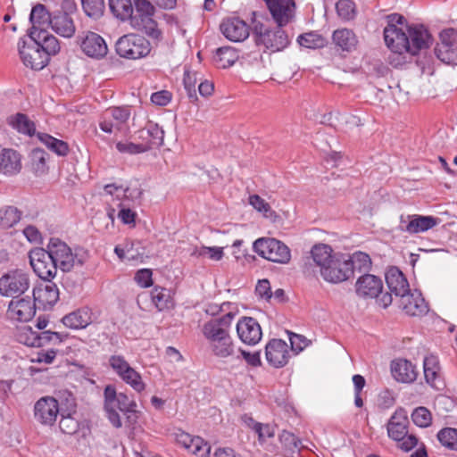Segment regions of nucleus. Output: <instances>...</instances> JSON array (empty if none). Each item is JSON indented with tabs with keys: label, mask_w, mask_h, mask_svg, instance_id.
<instances>
[{
	"label": "nucleus",
	"mask_w": 457,
	"mask_h": 457,
	"mask_svg": "<svg viewBox=\"0 0 457 457\" xmlns=\"http://www.w3.org/2000/svg\"><path fill=\"white\" fill-rule=\"evenodd\" d=\"M440 42L435 47L436 56L446 64H457V30L444 29L439 35Z\"/></svg>",
	"instance_id": "13"
},
{
	"label": "nucleus",
	"mask_w": 457,
	"mask_h": 457,
	"mask_svg": "<svg viewBox=\"0 0 457 457\" xmlns=\"http://www.w3.org/2000/svg\"><path fill=\"white\" fill-rule=\"evenodd\" d=\"M356 293L363 298H376V302L383 308L388 307L392 303V295L390 293H383V282L380 278L364 274L356 281Z\"/></svg>",
	"instance_id": "8"
},
{
	"label": "nucleus",
	"mask_w": 457,
	"mask_h": 457,
	"mask_svg": "<svg viewBox=\"0 0 457 457\" xmlns=\"http://www.w3.org/2000/svg\"><path fill=\"white\" fill-rule=\"evenodd\" d=\"M151 299L159 312L170 310L174 306L170 290L155 286L151 291Z\"/></svg>",
	"instance_id": "36"
},
{
	"label": "nucleus",
	"mask_w": 457,
	"mask_h": 457,
	"mask_svg": "<svg viewBox=\"0 0 457 457\" xmlns=\"http://www.w3.org/2000/svg\"><path fill=\"white\" fill-rule=\"evenodd\" d=\"M297 42L300 46L306 48H319L324 46L325 40L322 36L315 32H309L300 35L297 38Z\"/></svg>",
	"instance_id": "53"
},
{
	"label": "nucleus",
	"mask_w": 457,
	"mask_h": 457,
	"mask_svg": "<svg viewBox=\"0 0 457 457\" xmlns=\"http://www.w3.org/2000/svg\"><path fill=\"white\" fill-rule=\"evenodd\" d=\"M116 54L128 60H137L147 56L151 44L143 36L129 33L120 37L115 44Z\"/></svg>",
	"instance_id": "6"
},
{
	"label": "nucleus",
	"mask_w": 457,
	"mask_h": 457,
	"mask_svg": "<svg viewBox=\"0 0 457 457\" xmlns=\"http://www.w3.org/2000/svg\"><path fill=\"white\" fill-rule=\"evenodd\" d=\"M55 401L58 403L60 413L67 415L76 412V399L72 393L67 390L59 391L56 395Z\"/></svg>",
	"instance_id": "45"
},
{
	"label": "nucleus",
	"mask_w": 457,
	"mask_h": 457,
	"mask_svg": "<svg viewBox=\"0 0 457 457\" xmlns=\"http://www.w3.org/2000/svg\"><path fill=\"white\" fill-rule=\"evenodd\" d=\"M38 140L44 144L48 150L54 153L58 156H66L70 152L68 143L63 140L54 137L53 136L38 132L37 134Z\"/></svg>",
	"instance_id": "37"
},
{
	"label": "nucleus",
	"mask_w": 457,
	"mask_h": 457,
	"mask_svg": "<svg viewBox=\"0 0 457 457\" xmlns=\"http://www.w3.org/2000/svg\"><path fill=\"white\" fill-rule=\"evenodd\" d=\"M120 378L137 393H141L145 389V384L143 381L141 375L133 368H131L128 373L123 374Z\"/></svg>",
	"instance_id": "51"
},
{
	"label": "nucleus",
	"mask_w": 457,
	"mask_h": 457,
	"mask_svg": "<svg viewBox=\"0 0 457 457\" xmlns=\"http://www.w3.org/2000/svg\"><path fill=\"white\" fill-rule=\"evenodd\" d=\"M383 34L386 46L392 52L389 62L395 68L407 62V54L418 55L432 44V37L423 25H409L404 17L397 13L388 16Z\"/></svg>",
	"instance_id": "1"
},
{
	"label": "nucleus",
	"mask_w": 457,
	"mask_h": 457,
	"mask_svg": "<svg viewBox=\"0 0 457 457\" xmlns=\"http://www.w3.org/2000/svg\"><path fill=\"white\" fill-rule=\"evenodd\" d=\"M337 253L329 245L315 244L310 251V257H307L301 266L302 272L305 277L314 276L315 267L319 268L320 273Z\"/></svg>",
	"instance_id": "9"
},
{
	"label": "nucleus",
	"mask_w": 457,
	"mask_h": 457,
	"mask_svg": "<svg viewBox=\"0 0 457 457\" xmlns=\"http://www.w3.org/2000/svg\"><path fill=\"white\" fill-rule=\"evenodd\" d=\"M152 270L149 269L139 270L135 275L136 282L142 287H149L153 285Z\"/></svg>",
	"instance_id": "64"
},
{
	"label": "nucleus",
	"mask_w": 457,
	"mask_h": 457,
	"mask_svg": "<svg viewBox=\"0 0 457 457\" xmlns=\"http://www.w3.org/2000/svg\"><path fill=\"white\" fill-rule=\"evenodd\" d=\"M408 426L407 411L403 408H398L387 423L388 436L395 441H400L406 436Z\"/></svg>",
	"instance_id": "27"
},
{
	"label": "nucleus",
	"mask_w": 457,
	"mask_h": 457,
	"mask_svg": "<svg viewBox=\"0 0 457 457\" xmlns=\"http://www.w3.org/2000/svg\"><path fill=\"white\" fill-rule=\"evenodd\" d=\"M84 12L94 19L101 17L104 11V0H81Z\"/></svg>",
	"instance_id": "48"
},
{
	"label": "nucleus",
	"mask_w": 457,
	"mask_h": 457,
	"mask_svg": "<svg viewBox=\"0 0 457 457\" xmlns=\"http://www.w3.org/2000/svg\"><path fill=\"white\" fill-rule=\"evenodd\" d=\"M192 256L200 257L208 255L213 261H220L223 258L224 253L222 247L218 246H202L201 248H195L191 253Z\"/></svg>",
	"instance_id": "56"
},
{
	"label": "nucleus",
	"mask_w": 457,
	"mask_h": 457,
	"mask_svg": "<svg viewBox=\"0 0 457 457\" xmlns=\"http://www.w3.org/2000/svg\"><path fill=\"white\" fill-rule=\"evenodd\" d=\"M18 49L21 59L25 66L39 71L47 65L49 61L48 54L35 41L27 46L26 41L21 38L18 42Z\"/></svg>",
	"instance_id": "14"
},
{
	"label": "nucleus",
	"mask_w": 457,
	"mask_h": 457,
	"mask_svg": "<svg viewBox=\"0 0 457 457\" xmlns=\"http://www.w3.org/2000/svg\"><path fill=\"white\" fill-rule=\"evenodd\" d=\"M411 417L413 423L420 428H428L432 424V414L426 407L415 408Z\"/></svg>",
	"instance_id": "49"
},
{
	"label": "nucleus",
	"mask_w": 457,
	"mask_h": 457,
	"mask_svg": "<svg viewBox=\"0 0 457 457\" xmlns=\"http://www.w3.org/2000/svg\"><path fill=\"white\" fill-rule=\"evenodd\" d=\"M289 340L291 350L295 353H300L309 345V341L303 336L295 333L289 334Z\"/></svg>",
	"instance_id": "63"
},
{
	"label": "nucleus",
	"mask_w": 457,
	"mask_h": 457,
	"mask_svg": "<svg viewBox=\"0 0 457 457\" xmlns=\"http://www.w3.org/2000/svg\"><path fill=\"white\" fill-rule=\"evenodd\" d=\"M253 250L259 256L272 262L287 264L291 260L290 248L274 237H262L255 240Z\"/></svg>",
	"instance_id": "7"
},
{
	"label": "nucleus",
	"mask_w": 457,
	"mask_h": 457,
	"mask_svg": "<svg viewBox=\"0 0 457 457\" xmlns=\"http://www.w3.org/2000/svg\"><path fill=\"white\" fill-rule=\"evenodd\" d=\"M129 117L130 107H111L104 112L99 127L101 130L109 134L116 130H122L125 127L128 129L127 122Z\"/></svg>",
	"instance_id": "15"
},
{
	"label": "nucleus",
	"mask_w": 457,
	"mask_h": 457,
	"mask_svg": "<svg viewBox=\"0 0 457 457\" xmlns=\"http://www.w3.org/2000/svg\"><path fill=\"white\" fill-rule=\"evenodd\" d=\"M235 314L228 312L206 321L202 328L204 337L208 343L211 353L218 359H239L237 346L230 335Z\"/></svg>",
	"instance_id": "3"
},
{
	"label": "nucleus",
	"mask_w": 457,
	"mask_h": 457,
	"mask_svg": "<svg viewBox=\"0 0 457 457\" xmlns=\"http://www.w3.org/2000/svg\"><path fill=\"white\" fill-rule=\"evenodd\" d=\"M268 363L274 368H282L287 364L290 353L287 344L281 339H271L265 347Z\"/></svg>",
	"instance_id": "24"
},
{
	"label": "nucleus",
	"mask_w": 457,
	"mask_h": 457,
	"mask_svg": "<svg viewBox=\"0 0 457 457\" xmlns=\"http://www.w3.org/2000/svg\"><path fill=\"white\" fill-rule=\"evenodd\" d=\"M400 306L410 316H421L428 312V307L419 292L408 293L400 299Z\"/></svg>",
	"instance_id": "28"
},
{
	"label": "nucleus",
	"mask_w": 457,
	"mask_h": 457,
	"mask_svg": "<svg viewBox=\"0 0 457 457\" xmlns=\"http://www.w3.org/2000/svg\"><path fill=\"white\" fill-rule=\"evenodd\" d=\"M112 13L119 20L129 21L133 13V5L130 0H109Z\"/></svg>",
	"instance_id": "44"
},
{
	"label": "nucleus",
	"mask_w": 457,
	"mask_h": 457,
	"mask_svg": "<svg viewBox=\"0 0 457 457\" xmlns=\"http://www.w3.org/2000/svg\"><path fill=\"white\" fill-rule=\"evenodd\" d=\"M424 377L428 384L436 386V381L439 377L440 364L437 356L430 354L423 361Z\"/></svg>",
	"instance_id": "41"
},
{
	"label": "nucleus",
	"mask_w": 457,
	"mask_h": 457,
	"mask_svg": "<svg viewBox=\"0 0 457 457\" xmlns=\"http://www.w3.org/2000/svg\"><path fill=\"white\" fill-rule=\"evenodd\" d=\"M439 219L420 214H401L397 229L400 232L415 235L427 232L436 227Z\"/></svg>",
	"instance_id": "11"
},
{
	"label": "nucleus",
	"mask_w": 457,
	"mask_h": 457,
	"mask_svg": "<svg viewBox=\"0 0 457 457\" xmlns=\"http://www.w3.org/2000/svg\"><path fill=\"white\" fill-rule=\"evenodd\" d=\"M346 262L349 264L351 278L354 271L367 272L371 267V259L369 254L363 252H356L352 256H346Z\"/></svg>",
	"instance_id": "40"
},
{
	"label": "nucleus",
	"mask_w": 457,
	"mask_h": 457,
	"mask_svg": "<svg viewBox=\"0 0 457 457\" xmlns=\"http://www.w3.org/2000/svg\"><path fill=\"white\" fill-rule=\"evenodd\" d=\"M47 249L53 257L56 269L63 272L71 271L74 267L83 266L87 260V253H73L70 246L59 238H51Z\"/></svg>",
	"instance_id": "5"
},
{
	"label": "nucleus",
	"mask_w": 457,
	"mask_h": 457,
	"mask_svg": "<svg viewBox=\"0 0 457 457\" xmlns=\"http://www.w3.org/2000/svg\"><path fill=\"white\" fill-rule=\"evenodd\" d=\"M109 366L119 377L128 373L132 368L126 361L125 357L120 354H114L109 358Z\"/></svg>",
	"instance_id": "55"
},
{
	"label": "nucleus",
	"mask_w": 457,
	"mask_h": 457,
	"mask_svg": "<svg viewBox=\"0 0 457 457\" xmlns=\"http://www.w3.org/2000/svg\"><path fill=\"white\" fill-rule=\"evenodd\" d=\"M437 439L445 447L457 451V429L453 428H445L437 433Z\"/></svg>",
	"instance_id": "47"
},
{
	"label": "nucleus",
	"mask_w": 457,
	"mask_h": 457,
	"mask_svg": "<svg viewBox=\"0 0 457 457\" xmlns=\"http://www.w3.org/2000/svg\"><path fill=\"white\" fill-rule=\"evenodd\" d=\"M386 281L388 288L396 296L403 297L411 292L407 278L403 272L395 268H391L386 274Z\"/></svg>",
	"instance_id": "32"
},
{
	"label": "nucleus",
	"mask_w": 457,
	"mask_h": 457,
	"mask_svg": "<svg viewBox=\"0 0 457 457\" xmlns=\"http://www.w3.org/2000/svg\"><path fill=\"white\" fill-rule=\"evenodd\" d=\"M393 378L401 383H412L417 378L415 366L406 359H396L391 361Z\"/></svg>",
	"instance_id": "29"
},
{
	"label": "nucleus",
	"mask_w": 457,
	"mask_h": 457,
	"mask_svg": "<svg viewBox=\"0 0 457 457\" xmlns=\"http://www.w3.org/2000/svg\"><path fill=\"white\" fill-rule=\"evenodd\" d=\"M56 354H57V351L55 349H53V348L48 349V350L41 349L34 354V356L31 358V361L37 362V363L50 364L54 361Z\"/></svg>",
	"instance_id": "61"
},
{
	"label": "nucleus",
	"mask_w": 457,
	"mask_h": 457,
	"mask_svg": "<svg viewBox=\"0 0 457 457\" xmlns=\"http://www.w3.org/2000/svg\"><path fill=\"white\" fill-rule=\"evenodd\" d=\"M21 170V154L11 148H2L0 154V173L6 176L18 174Z\"/></svg>",
	"instance_id": "30"
},
{
	"label": "nucleus",
	"mask_w": 457,
	"mask_h": 457,
	"mask_svg": "<svg viewBox=\"0 0 457 457\" xmlns=\"http://www.w3.org/2000/svg\"><path fill=\"white\" fill-rule=\"evenodd\" d=\"M29 257L34 272L42 280L53 279L56 276V264L48 249L36 248L29 252Z\"/></svg>",
	"instance_id": "12"
},
{
	"label": "nucleus",
	"mask_w": 457,
	"mask_h": 457,
	"mask_svg": "<svg viewBox=\"0 0 457 457\" xmlns=\"http://www.w3.org/2000/svg\"><path fill=\"white\" fill-rule=\"evenodd\" d=\"M51 28L54 32L63 37H71L76 31L72 18L67 14L54 13Z\"/></svg>",
	"instance_id": "34"
},
{
	"label": "nucleus",
	"mask_w": 457,
	"mask_h": 457,
	"mask_svg": "<svg viewBox=\"0 0 457 457\" xmlns=\"http://www.w3.org/2000/svg\"><path fill=\"white\" fill-rule=\"evenodd\" d=\"M187 451L198 457H208L211 453V446L202 437L195 436Z\"/></svg>",
	"instance_id": "54"
},
{
	"label": "nucleus",
	"mask_w": 457,
	"mask_h": 457,
	"mask_svg": "<svg viewBox=\"0 0 457 457\" xmlns=\"http://www.w3.org/2000/svg\"><path fill=\"white\" fill-rule=\"evenodd\" d=\"M140 137L144 139L143 144L149 145V150L154 146H160L163 143L164 132L158 124L149 122L147 126L141 130Z\"/></svg>",
	"instance_id": "35"
},
{
	"label": "nucleus",
	"mask_w": 457,
	"mask_h": 457,
	"mask_svg": "<svg viewBox=\"0 0 457 457\" xmlns=\"http://www.w3.org/2000/svg\"><path fill=\"white\" fill-rule=\"evenodd\" d=\"M33 300L39 309H51L59 300V288L52 279L42 280L33 288Z\"/></svg>",
	"instance_id": "18"
},
{
	"label": "nucleus",
	"mask_w": 457,
	"mask_h": 457,
	"mask_svg": "<svg viewBox=\"0 0 457 457\" xmlns=\"http://www.w3.org/2000/svg\"><path fill=\"white\" fill-rule=\"evenodd\" d=\"M279 441L285 448L291 452L300 450L303 447L301 439L295 434L287 430H283L279 435Z\"/></svg>",
	"instance_id": "58"
},
{
	"label": "nucleus",
	"mask_w": 457,
	"mask_h": 457,
	"mask_svg": "<svg viewBox=\"0 0 457 457\" xmlns=\"http://www.w3.org/2000/svg\"><path fill=\"white\" fill-rule=\"evenodd\" d=\"M268 10L277 24V28L269 29L262 21L258 20L256 12H252L253 35L257 46H262L266 50L276 53L284 50L290 44V37L283 29L290 23L295 14V3L294 0H263Z\"/></svg>",
	"instance_id": "2"
},
{
	"label": "nucleus",
	"mask_w": 457,
	"mask_h": 457,
	"mask_svg": "<svg viewBox=\"0 0 457 457\" xmlns=\"http://www.w3.org/2000/svg\"><path fill=\"white\" fill-rule=\"evenodd\" d=\"M37 306L36 302L29 297H17L9 303L6 315L12 320L27 322L35 316Z\"/></svg>",
	"instance_id": "21"
},
{
	"label": "nucleus",
	"mask_w": 457,
	"mask_h": 457,
	"mask_svg": "<svg viewBox=\"0 0 457 457\" xmlns=\"http://www.w3.org/2000/svg\"><path fill=\"white\" fill-rule=\"evenodd\" d=\"M60 415L58 403L53 396H43L34 405V418L44 426H53Z\"/></svg>",
	"instance_id": "20"
},
{
	"label": "nucleus",
	"mask_w": 457,
	"mask_h": 457,
	"mask_svg": "<svg viewBox=\"0 0 457 457\" xmlns=\"http://www.w3.org/2000/svg\"><path fill=\"white\" fill-rule=\"evenodd\" d=\"M9 124L16 129L20 133L29 137L36 133L35 123L30 120L26 114L17 113L14 116L10 117Z\"/></svg>",
	"instance_id": "43"
},
{
	"label": "nucleus",
	"mask_w": 457,
	"mask_h": 457,
	"mask_svg": "<svg viewBox=\"0 0 457 457\" xmlns=\"http://www.w3.org/2000/svg\"><path fill=\"white\" fill-rule=\"evenodd\" d=\"M249 204L258 212H262L265 217H271L275 212L270 204L258 195H253L249 197Z\"/></svg>",
	"instance_id": "60"
},
{
	"label": "nucleus",
	"mask_w": 457,
	"mask_h": 457,
	"mask_svg": "<svg viewBox=\"0 0 457 457\" xmlns=\"http://www.w3.org/2000/svg\"><path fill=\"white\" fill-rule=\"evenodd\" d=\"M239 339L246 345H256L262 337L260 324L252 317H242L237 324Z\"/></svg>",
	"instance_id": "25"
},
{
	"label": "nucleus",
	"mask_w": 457,
	"mask_h": 457,
	"mask_svg": "<svg viewBox=\"0 0 457 457\" xmlns=\"http://www.w3.org/2000/svg\"><path fill=\"white\" fill-rule=\"evenodd\" d=\"M337 15L344 21H351L356 15L355 4L352 0H339L336 4Z\"/></svg>",
	"instance_id": "50"
},
{
	"label": "nucleus",
	"mask_w": 457,
	"mask_h": 457,
	"mask_svg": "<svg viewBox=\"0 0 457 457\" xmlns=\"http://www.w3.org/2000/svg\"><path fill=\"white\" fill-rule=\"evenodd\" d=\"M238 57V53L235 48L223 46L217 49L214 60L219 68L226 69L232 66Z\"/></svg>",
	"instance_id": "42"
},
{
	"label": "nucleus",
	"mask_w": 457,
	"mask_h": 457,
	"mask_svg": "<svg viewBox=\"0 0 457 457\" xmlns=\"http://www.w3.org/2000/svg\"><path fill=\"white\" fill-rule=\"evenodd\" d=\"M320 274L325 281L333 284L341 283L351 278V270L349 264L346 262V255L337 253Z\"/></svg>",
	"instance_id": "17"
},
{
	"label": "nucleus",
	"mask_w": 457,
	"mask_h": 457,
	"mask_svg": "<svg viewBox=\"0 0 457 457\" xmlns=\"http://www.w3.org/2000/svg\"><path fill=\"white\" fill-rule=\"evenodd\" d=\"M332 41L339 49L344 52H353L358 45V37L355 33L349 29H338L332 34Z\"/></svg>",
	"instance_id": "33"
},
{
	"label": "nucleus",
	"mask_w": 457,
	"mask_h": 457,
	"mask_svg": "<svg viewBox=\"0 0 457 457\" xmlns=\"http://www.w3.org/2000/svg\"><path fill=\"white\" fill-rule=\"evenodd\" d=\"M104 410L107 418L112 425L117 428H120L122 423L117 410L127 416L129 424H135L137 420V403L124 393H117L113 386L108 385L104 391Z\"/></svg>",
	"instance_id": "4"
},
{
	"label": "nucleus",
	"mask_w": 457,
	"mask_h": 457,
	"mask_svg": "<svg viewBox=\"0 0 457 457\" xmlns=\"http://www.w3.org/2000/svg\"><path fill=\"white\" fill-rule=\"evenodd\" d=\"M154 15L136 12L131 14L129 21L133 29L145 33L155 44H158L162 39V33L158 29L157 22L153 18Z\"/></svg>",
	"instance_id": "22"
},
{
	"label": "nucleus",
	"mask_w": 457,
	"mask_h": 457,
	"mask_svg": "<svg viewBox=\"0 0 457 457\" xmlns=\"http://www.w3.org/2000/svg\"><path fill=\"white\" fill-rule=\"evenodd\" d=\"M22 212L12 205L0 207V228L8 229L14 227L21 219Z\"/></svg>",
	"instance_id": "39"
},
{
	"label": "nucleus",
	"mask_w": 457,
	"mask_h": 457,
	"mask_svg": "<svg viewBox=\"0 0 457 457\" xmlns=\"http://www.w3.org/2000/svg\"><path fill=\"white\" fill-rule=\"evenodd\" d=\"M78 38L80 48L87 56L100 60L107 54V44L99 34L87 31L79 35Z\"/></svg>",
	"instance_id": "19"
},
{
	"label": "nucleus",
	"mask_w": 457,
	"mask_h": 457,
	"mask_svg": "<svg viewBox=\"0 0 457 457\" xmlns=\"http://www.w3.org/2000/svg\"><path fill=\"white\" fill-rule=\"evenodd\" d=\"M47 154L41 148H35L30 153L31 168L36 175L45 174L48 167L46 165Z\"/></svg>",
	"instance_id": "46"
},
{
	"label": "nucleus",
	"mask_w": 457,
	"mask_h": 457,
	"mask_svg": "<svg viewBox=\"0 0 457 457\" xmlns=\"http://www.w3.org/2000/svg\"><path fill=\"white\" fill-rule=\"evenodd\" d=\"M253 430L258 435L259 441L264 442L267 438L274 436V428L269 424L254 422Z\"/></svg>",
	"instance_id": "62"
},
{
	"label": "nucleus",
	"mask_w": 457,
	"mask_h": 457,
	"mask_svg": "<svg viewBox=\"0 0 457 457\" xmlns=\"http://www.w3.org/2000/svg\"><path fill=\"white\" fill-rule=\"evenodd\" d=\"M53 15L44 4H37L33 6L29 15V21L32 24L29 30V37L35 38V35L38 31H46L51 27Z\"/></svg>",
	"instance_id": "26"
},
{
	"label": "nucleus",
	"mask_w": 457,
	"mask_h": 457,
	"mask_svg": "<svg viewBox=\"0 0 457 457\" xmlns=\"http://www.w3.org/2000/svg\"><path fill=\"white\" fill-rule=\"evenodd\" d=\"M66 336L58 332H52L49 330L37 332L33 331L31 328H24L18 335L20 343L31 347H43L46 344L52 343L53 345H60Z\"/></svg>",
	"instance_id": "16"
},
{
	"label": "nucleus",
	"mask_w": 457,
	"mask_h": 457,
	"mask_svg": "<svg viewBox=\"0 0 457 457\" xmlns=\"http://www.w3.org/2000/svg\"><path fill=\"white\" fill-rule=\"evenodd\" d=\"M223 36L233 42H242L249 37L250 26L238 17L224 19L220 25Z\"/></svg>",
	"instance_id": "23"
},
{
	"label": "nucleus",
	"mask_w": 457,
	"mask_h": 457,
	"mask_svg": "<svg viewBox=\"0 0 457 457\" xmlns=\"http://www.w3.org/2000/svg\"><path fill=\"white\" fill-rule=\"evenodd\" d=\"M116 149L120 154H138L149 150V145L143 143L135 144L129 141H119L116 143Z\"/></svg>",
	"instance_id": "52"
},
{
	"label": "nucleus",
	"mask_w": 457,
	"mask_h": 457,
	"mask_svg": "<svg viewBox=\"0 0 457 457\" xmlns=\"http://www.w3.org/2000/svg\"><path fill=\"white\" fill-rule=\"evenodd\" d=\"M60 416L59 427L62 433L73 435L79 430V422L72 417V414L60 413Z\"/></svg>",
	"instance_id": "59"
},
{
	"label": "nucleus",
	"mask_w": 457,
	"mask_h": 457,
	"mask_svg": "<svg viewBox=\"0 0 457 457\" xmlns=\"http://www.w3.org/2000/svg\"><path fill=\"white\" fill-rule=\"evenodd\" d=\"M62 321L67 328L82 329L93 322V312L89 307H81L66 314Z\"/></svg>",
	"instance_id": "31"
},
{
	"label": "nucleus",
	"mask_w": 457,
	"mask_h": 457,
	"mask_svg": "<svg viewBox=\"0 0 457 457\" xmlns=\"http://www.w3.org/2000/svg\"><path fill=\"white\" fill-rule=\"evenodd\" d=\"M196 74L190 71H185L183 83L184 87L187 93V96L191 103L195 104L198 101L195 84H196Z\"/></svg>",
	"instance_id": "57"
},
{
	"label": "nucleus",
	"mask_w": 457,
	"mask_h": 457,
	"mask_svg": "<svg viewBox=\"0 0 457 457\" xmlns=\"http://www.w3.org/2000/svg\"><path fill=\"white\" fill-rule=\"evenodd\" d=\"M31 39L40 46L41 49L48 54V57L58 54L60 51L58 39L54 36L50 35L46 30L38 31L35 35V38Z\"/></svg>",
	"instance_id": "38"
},
{
	"label": "nucleus",
	"mask_w": 457,
	"mask_h": 457,
	"mask_svg": "<svg viewBox=\"0 0 457 457\" xmlns=\"http://www.w3.org/2000/svg\"><path fill=\"white\" fill-rule=\"evenodd\" d=\"M30 286L29 276L22 270H14L0 278V295L6 297L17 298L24 294Z\"/></svg>",
	"instance_id": "10"
}]
</instances>
